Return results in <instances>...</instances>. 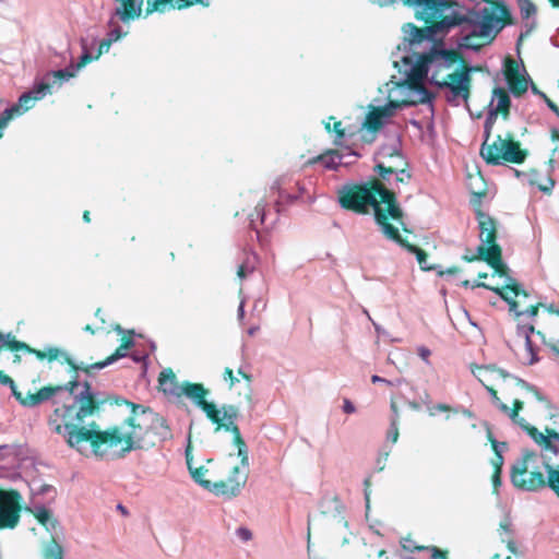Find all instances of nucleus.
<instances>
[{"label":"nucleus","mask_w":559,"mask_h":559,"mask_svg":"<svg viewBox=\"0 0 559 559\" xmlns=\"http://www.w3.org/2000/svg\"><path fill=\"white\" fill-rule=\"evenodd\" d=\"M105 402L106 399L93 392L91 384L85 381L82 390L74 394L72 405H62L53 411L49 426L58 435L67 436V442L72 448L88 442L96 455L104 454L103 447L111 449L122 444L124 454L132 450H148L173 438L163 416L131 402H127L131 406V414L126 419L130 427L128 432L123 433L118 426L103 431L96 423L90 424L88 428L83 426L85 419L97 414Z\"/></svg>","instance_id":"nucleus-1"},{"label":"nucleus","mask_w":559,"mask_h":559,"mask_svg":"<svg viewBox=\"0 0 559 559\" xmlns=\"http://www.w3.org/2000/svg\"><path fill=\"white\" fill-rule=\"evenodd\" d=\"M488 5L471 16L457 11V3L451 0H432L431 7L419 5L415 8V17L424 22V27L414 23L402 26L403 38L409 45L432 40L435 37L448 34L452 28L465 22L473 25L462 41V46L472 50H480L491 44L506 25L513 23L509 8L503 1L487 0Z\"/></svg>","instance_id":"nucleus-2"},{"label":"nucleus","mask_w":559,"mask_h":559,"mask_svg":"<svg viewBox=\"0 0 559 559\" xmlns=\"http://www.w3.org/2000/svg\"><path fill=\"white\" fill-rule=\"evenodd\" d=\"M158 389L166 396L173 399H181L186 396L193 402L200 409H202L207 419L215 425V431L224 430L233 435L235 445L239 447V452L245 460V440L241 436L240 429L236 424L239 417V408L234 404H223L221 408L206 401L209 390L198 382L183 381L180 383L171 368H166L160 371L158 376Z\"/></svg>","instance_id":"nucleus-3"},{"label":"nucleus","mask_w":559,"mask_h":559,"mask_svg":"<svg viewBox=\"0 0 559 559\" xmlns=\"http://www.w3.org/2000/svg\"><path fill=\"white\" fill-rule=\"evenodd\" d=\"M340 205L356 214L366 215L373 211L374 221L384 235L390 219L404 226V213L397 203L395 193L384 182L371 178L364 183H346L337 191Z\"/></svg>","instance_id":"nucleus-4"},{"label":"nucleus","mask_w":559,"mask_h":559,"mask_svg":"<svg viewBox=\"0 0 559 559\" xmlns=\"http://www.w3.org/2000/svg\"><path fill=\"white\" fill-rule=\"evenodd\" d=\"M403 62L406 67L423 66L425 79L431 72L430 83L440 88H449L454 98L461 97L465 102L469 98L473 68L465 62L459 51L432 49L419 55L416 62L409 57H404Z\"/></svg>","instance_id":"nucleus-5"},{"label":"nucleus","mask_w":559,"mask_h":559,"mask_svg":"<svg viewBox=\"0 0 559 559\" xmlns=\"http://www.w3.org/2000/svg\"><path fill=\"white\" fill-rule=\"evenodd\" d=\"M493 96L497 99V106L489 112L484 123L485 141L480 147V156L490 165L522 164L527 156V151L521 147L520 142L515 141L511 133H508L506 138L499 134L492 142H489L497 115L500 114L507 119L511 107L509 93L504 88L496 87Z\"/></svg>","instance_id":"nucleus-6"},{"label":"nucleus","mask_w":559,"mask_h":559,"mask_svg":"<svg viewBox=\"0 0 559 559\" xmlns=\"http://www.w3.org/2000/svg\"><path fill=\"white\" fill-rule=\"evenodd\" d=\"M534 456V453L527 452L512 466L510 472L512 485L524 491H538L549 487L559 498V469L546 464L547 476L540 471H528V461Z\"/></svg>","instance_id":"nucleus-7"},{"label":"nucleus","mask_w":559,"mask_h":559,"mask_svg":"<svg viewBox=\"0 0 559 559\" xmlns=\"http://www.w3.org/2000/svg\"><path fill=\"white\" fill-rule=\"evenodd\" d=\"M133 344L134 343L131 336H123L121 338L120 346L115 350L114 354L102 361H97L91 365L76 364L67 353L62 352L56 346H47L43 349H37L29 346L27 353L34 355L40 361L47 360L48 362H51L53 360H60L62 364H67L74 372L82 370L85 373L91 374L94 369H103L114 361L124 357L126 352L131 348Z\"/></svg>","instance_id":"nucleus-8"},{"label":"nucleus","mask_w":559,"mask_h":559,"mask_svg":"<svg viewBox=\"0 0 559 559\" xmlns=\"http://www.w3.org/2000/svg\"><path fill=\"white\" fill-rule=\"evenodd\" d=\"M405 79L396 83L403 94L400 100H390V105L397 109L431 102L435 95L425 85V69L423 66H412L404 70Z\"/></svg>","instance_id":"nucleus-9"},{"label":"nucleus","mask_w":559,"mask_h":559,"mask_svg":"<svg viewBox=\"0 0 559 559\" xmlns=\"http://www.w3.org/2000/svg\"><path fill=\"white\" fill-rule=\"evenodd\" d=\"M524 403L521 400H514L512 404V408L509 407V411L506 413L509 415L511 420L519 425L523 430H525L528 436L544 450L551 452L552 454L559 453V445L554 442H559V432L556 430L546 427L545 433L540 432L536 427L531 426L523 417H520V412L523 409Z\"/></svg>","instance_id":"nucleus-10"},{"label":"nucleus","mask_w":559,"mask_h":559,"mask_svg":"<svg viewBox=\"0 0 559 559\" xmlns=\"http://www.w3.org/2000/svg\"><path fill=\"white\" fill-rule=\"evenodd\" d=\"M51 93V84L49 82L35 83L33 88L22 94L17 103L4 109L0 115V139L3 136V130L8 127L9 122L15 117H20L31 108H33L37 100L43 99L47 94Z\"/></svg>","instance_id":"nucleus-11"},{"label":"nucleus","mask_w":559,"mask_h":559,"mask_svg":"<svg viewBox=\"0 0 559 559\" xmlns=\"http://www.w3.org/2000/svg\"><path fill=\"white\" fill-rule=\"evenodd\" d=\"M509 284L506 286L499 288V287H492L486 283H478L475 286H481L483 288L489 289L495 292L497 295H499L504 301L508 302L510 307V311L514 312V316L516 319H520L523 314H527L530 317H536L538 313V309L540 307H545V304L537 302L535 305H530L525 310H520V300H516L515 298H527L528 293L520 287V285L512 278H510Z\"/></svg>","instance_id":"nucleus-12"},{"label":"nucleus","mask_w":559,"mask_h":559,"mask_svg":"<svg viewBox=\"0 0 559 559\" xmlns=\"http://www.w3.org/2000/svg\"><path fill=\"white\" fill-rule=\"evenodd\" d=\"M239 450V447L236 445ZM246 450V459L243 461L240 452L238 451V456L240 457L241 466H234L228 478L225 480L213 481V490L212 492L216 496H224L227 498L237 497L241 489L245 487L248 480V467H249V456H248V448L245 443Z\"/></svg>","instance_id":"nucleus-13"},{"label":"nucleus","mask_w":559,"mask_h":559,"mask_svg":"<svg viewBox=\"0 0 559 559\" xmlns=\"http://www.w3.org/2000/svg\"><path fill=\"white\" fill-rule=\"evenodd\" d=\"M22 496L15 489L0 488V530L15 528L21 519Z\"/></svg>","instance_id":"nucleus-14"},{"label":"nucleus","mask_w":559,"mask_h":559,"mask_svg":"<svg viewBox=\"0 0 559 559\" xmlns=\"http://www.w3.org/2000/svg\"><path fill=\"white\" fill-rule=\"evenodd\" d=\"M78 386H79V382H78V377L75 376L64 386H62V385H46L34 393L27 392L26 394H23L22 392L17 391L15 383H13V386H10V389H11L14 397L22 405L27 406V407H33V406L41 404L43 402L48 401L57 392H59L63 389L68 390L71 394H74V390Z\"/></svg>","instance_id":"nucleus-15"},{"label":"nucleus","mask_w":559,"mask_h":559,"mask_svg":"<svg viewBox=\"0 0 559 559\" xmlns=\"http://www.w3.org/2000/svg\"><path fill=\"white\" fill-rule=\"evenodd\" d=\"M462 260L465 262L485 261L491 266L496 274L499 276H508L509 269L502 261V249L500 246H493L486 248L484 245L477 247L476 254H469V250L462 255Z\"/></svg>","instance_id":"nucleus-16"},{"label":"nucleus","mask_w":559,"mask_h":559,"mask_svg":"<svg viewBox=\"0 0 559 559\" xmlns=\"http://www.w3.org/2000/svg\"><path fill=\"white\" fill-rule=\"evenodd\" d=\"M391 157L399 158L397 164H377L373 168L378 173L379 177L386 179V176H393V192L396 194V190H400V185H408L412 179V174L406 169L407 163L403 159L400 152L394 151L390 154Z\"/></svg>","instance_id":"nucleus-17"},{"label":"nucleus","mask_w":559,"mask_h":559,"mask_svg":"<svg viewBox=\"0 0 559 559\" xmlns=\"http://www.w3.org/2000/svg\"><path fill=\"white\" fill-rule=\"evenodd\" d=\"M384 236L388 239L399 243L402 248L407 250L409 253L415 254L416 259H417V262H418V264H419L421 270H424V271H431V270L436 269L433 265H430L428 263V254H427V252L424 249H421V248H419V247L408 242L405 238H403L401 236L397 227H395L393 225L392 226H386V231H385Z\"/></svg>","instance_id":"nucleus-18"},{"label":"nucleus","mask_w":559,"mask_h":559,"mask_svg":"<svg viewBox=\"0 0 559 559\" xmlns=\"http://www.w3.org/2000/svg\"><path fill=\"white\" fill-rule=\"evenodd\" d=\"M504 76L514 96H521L527 91V80L520 74L519 64L511 57L504 61Z\"/></svg>","instance_id":"nucleus-19"},{"label":"nucleus","mask_w":559,"mask_h":559,"mask_svg":"<svg viewBox=\"0 0 559 559\" xmlns=\"http://www.w3.org/2000/svg\"><path fill=\"white\" fill-rule=\"evenodd\" d=\"M476 218L479 227V238L481 240L480 245H484L486 248L499 246L497 243L496 221L488 214L484 213L479 207L476 210Z\"/></svg>","instance_id":"nucleus-20"},{"label":"nucleus","mask_w":559,"mask_h":559,"mask_svg":"<svg viewBox=\"0 0 559 559\" xmlns=\"http://www.w3.org/2000/svg\"><path fill=\"white\" fill-rule=\"evenodd\" d=\"M346 156L356 158L357 154L348 153L345 155L338 150H326L322 154L310 158L307 162V164L314 165V164L321 163L324 166V168L331 169V170H336L338 168V166L348 165L352 163V160L343 162L344 157H346Z\"/></svg>","instance_id":"nucleus-21"},{"label":"nucleus","mask_w":559,"mask_h":559,"mask_svg":"<svg viewBox=\"0 0 559 559\" xmlns=\"http://www.w3.org/2000/svg\"><path fill=\"white\" fill-rule=\"evenodd\" d=\"M211 2L212 0H154L151 2L148 11H158V13H164L167 10H183L194 4L209 7Z\"/></svg>","instance_id":"nucleus-22"},{"label":"nucleus","mask_w":559,"mask_h":559,"mask_svg":"<svg viewBox=\"0 0 559 559\" xmlns=\"http://www.w3.org/2000/svg\"><path fill=\"white\" fill-rule=\"evenodd\" d=\"M534 325H519L518 326V334L520 336H523L525 338V349L523 354V362L526 365H534L536 364L539 358L537 356V349L533 345V342L531 340V334L536 333Z\"/></svg>","instance_id":"nucleus-23"},{"label":"nucleus","mask_w":559,"mask_h":559,"mask_svg":"<svg viewBox=\"0 0 559 559\" xmlns=\"http://www.w3.org/2000/svg\"><path fill=\"white\" fill-rule=\"evenodd\" d=\"M393 107L390 103L383 107L372 108L366 116L364 127L370 131H378L383 126V119L393 115Z\"/></svg>","instance_id":"nucleus-24"},{"label":"nucleus","mask_w":559,"mask_h":559,"mask_svg":"<svg viewBox=\"0 0 559 559\" xmlns=\"http://www.w3.org/2000/svg\"><path fill=\"white\" fill-rule=\"evenodd\" d=\"M472 372L478 378L484 386L487 385L485 382L490 380L489 376L492 373H497L502 379H508L511 377V374L504 369L498 368L495 365L475 366V368H472Z\"/></svg>","instance_id":"nucleus-25"},{"label":"nucleus","mask_w":559,"mask_h":559,"mask_svg":"<svg viewBox=\"0 0 559 559\" xmlns=\"http://www.w3.org/2000/svg\"><path fill=\"white\" fill-rule=\"evenodd\" d=\"M490 442H491L492 450L495 451V457L491 461L492 466H493L491 481H492L495 491H497L498 487L501 485L503 456L498 451V442L493 438H490Z\"/></svg>","instance_id":"nucleus-26"},{"label":"nucleus","mask_w":559,"mask_h":559,"mask_svg":"<svg viewBox=\"0 0 559 559\" xmlns=\"http://www.w3.org/2000/svg\"><path fill=\"white\" fill-rule=\"evenodd\" d=\"M187 463H188L189 471L191 473L192 478L198 484H200L203 488H205L212 492L214 483L204 478V476L207 474L209 469L205 468L204 466H199L197 468H192L189 460H187Z\"/></svg>","instance_id":"nucleus-27"},{"label":"nucleus","mask_w":559,"mask_h":559,"mask_svg":"<svg viewBox=\"0 0 559 559\" xmlns=\"http://www.w3.org/2000/svg\"><path fill=\"white\" fill-rule=\"evenodd\" d=\"M43 558L44 559H63V548L56 540V538H51L43 549Z\"/></svg>","instance_id":"nucleus-28"},{"label":"nucleus","mask_w":559,"mask_h":559,"mask_svg":"<svg viewBox=\"0 0 559 559\" xmlns=\"http://www.w3.org/2000/svg\"><path fill=\"white\" fill-rule=\"evenodd\" d=\"M11 356L4 352V346H0V384L13 386L14 381L4 372L10 362Z\"/></svg>","instance_id":"nucleus-29"},{"label":"nucleus","mask_w":559,"mask_h":559,"mask_svg":"<svg viewBox=\"0 0 559 559\" xmlns=\"http://www.w3.org/2000/svg\"><path fill=\"white\" fill-rule=\"evenodd\" d=\"M75 75H76V71L73 68V66H71L70 68H67L63 70H57V71L49 72L47 74V78H49V76L53 78V82L50 83L51 85L56 84V83L61 85L63 81H68L70 79L74 78Z\"/></svg>","instance_id":"nucleus-30"},{"label":"nucleus","mask_w":559,"mask_h":559,"mask_svg":"<svg viewBox=\"0 0 559 559\" xmlns=\"http://www.w3.org/2000/svg\"><path fill=\"white\" fill-rule=\"evenodd\" d=\"M380 5H389L396 2H402L406 7L417 8L419 5L431 7L432 0H378Z\"/></svg>","instance_id":"nucleus-31"},{"label":"nucleus","mask_w":559,"mask_h":559,"mask_svg":"<svg viewBox=\"0 0 559 559\" xmlns=\"http://www.w3.org/2000/svg\"><path fill=\"white\" fill-rule=\"evenodd\" d=\"M522 19L526 20L536 13V7L531 0H516Z\"/></svg>","instance_id":"nucleus-32"},{"label":"nucleus","mask_w":559,"mask_h":559,"mask_svg":"<svg viewBox=\"0 0 559 559\" xmlns=\"http://www.w3.org/2000/svg\"><path fill=\"white\" fill-rule=\"evenodd\" d=\"M0 346H4V352L8 349L11 352L24 350L27 353L29 345L25 342L16 340L14 336L11 340L5 341Z\"/></svg>","instance_id":"nucleus-33"},{"label":"nucleus","mask_w":559,"mask_h":559,"mask_svg":"<svg viewBox=\"0 0 559 559\" xmlns=\"http://www.w3.org/2000/svg\"><path fill=\"white\" fill-rule=\"evenodd\" d=\"M265 215V204L263 202H259L254 207V213L250 214V226L252 229L257 230V219L262 224L264 222Z\"/></svg>","instance_id":"nucleus-34"},{"label":"nucleus","mask_w":559,"mask_h":559,"mask_svg":"<svg viewBox=\"0 0 559 559\" xmlns=\"http://www.w3.org/2000/svg\"><path fill=\"white\" fill-rule=\"evenodd\" d=\"M486 390L491 396L492 404L502 413H507L509 411V406L501 401L498 395L497 390L493 386L485 385Z\"/></svg>","instance_id":"nucleus-35"},{"label":"nucleus","mask_w":559,"mask_h":559,"mask_svg":"<svg viewBox=\"0 0 559 559\" xmlns=\"http://www.w3.org/2000/svg\"><path fill=\"white\" fill-rule=\"evenodd\" d=\"M402 547L403 549L409 552L424 551L427 548V546L416 544V542L413 540L411 537H406L403 539Z\"/></svg>","instance_id":"nucleus-36"},{"label":"nucleus","mask_w":559,"mask_h":559,"mask_svg":"<svg viewBox=\"0 0 559 559\" xmlns=\"http://www.w3.org/2000/svg\"><path fill=\"white\" fill-rule=\"evenodd\" d=\"M502 543L506 544L508 550L514 555L515 557H523V552L518 548L515 540L512 536H509L508 538H502Z\"/></svg>","instance_id":"nucleus-37"},{"label":"nucleus","mask_w":559,"mask_h":559,"mask_svg":"<svg viewBox=\"0 0 559 559\" xmlns=\"http://www.w3.org/2000/svg\"><path fill=\"white\" fill-rule=\"evenodd\" d=\"M325 130L328 132L333 131L336 134L338 140H341V139H343L345 136V130L342 127V121H340V120H335L334 121L332 129H331L330 122H326L325 123Z\"/></svg>","instance_id":"nucleus-38"},{"label":"nucleus","mask_w":559,"mask_h":559,"mask_svg":"<svg viewBox=\"0 0 559 559\" xmlns=\"http://www.w3.org/2000/svg\"><path fill=\"white\" fill-rule=\"evenodd\" d=\"M426 550L431 554V559H449V551L437 546H427Z\"/></svg>","instance_id":"nucleus-39"},{"label":"nucleus","mask_w":559,"mask_h":559,"mask_svg":"<svg viewBox=\"0 0 559 559\" xmlns=\"http://www.w3.org/2000/svg\"><path fill=\"white\" fill-rule=\"evenodd\" d=\"M98 58H95V56H92L88 51H85L79 59L78 63L73 66L75 71L78 72L82 68H84L86 64L92 62L93 60H97Z\"/></svg>","instance_id":"nucleus-40"},{"label":"nucleus","mask_w":559,"mask_h":559,"mask_svg":"<svg viewBox=\"0 0 559 559\" xmlns=\"http://www.w3.org/2000/svg\"><path fill=\"white\" fill-rule=\"evenodd\" d=\"M400 432H399V423L396 420H391L390 428L386 433L388 440L395 443L399 439Z\"/></svg>","instance_id":"nucleus-41"},{"label":"nucleus","mask_w":559,"mask_h":559,"mask_svg":"<svg viewBox=\"0 0 559 559\" xmlns=\"http://www.w3.org/2000/svg\"><path fill=\"white\" fill-rule=\"evenodd\" d=\"M35 518L40 524L47 525L48 521L51 518V513L48 509L41 508L37 510V512L35 513Z\"/></svg>","instance_id":"nucleus-42"},{"label":"nucleus","mask_w":559,"mask_h":559,"mask_svg":"<svg viewBox=\"0 0 559 559\" xmlns=\"http://www.w3.org/2000/svg\"><path fill=\"white\" fill-rule=\"evenodd\" d=\"M537 335H539L543 340V342L554 352L556 353L558 356H559V337L557 340H549V341H546L545 340V335L544 333H542L540 331H537L536 332Z\"/></svg>","instance_id":"nucleus-43"},{"label":"nucleus","mask_w":559,"mask_h":559,"mask_svg":"<svg viewBox=\"0 0 559 559\" xmlns=\"http://www.w3.org/2000/svg\"><path fill=\"white\" fill-rule=\"evenodd\" d=\"M112 44V39H109L108 37L103 39L100 43H99V46H98V51L97 53L95 55V58H99L103 53H106L108 52L110 46Z\"/></svg>","instance_id":"nucleus-44"},{"label":"nucleus","mask_w":559,"mask_h":559,"mask_svg":"<svg viewBox=\"0 0 559 559\" xmlns=\"http://www.w3.org/2000/svg\"><path fill=\"white\" fill-rule=\"evenodd\" d=\"M223 378L225 381H228L229 388H233L235 383L238 382V379L235 377L233 369L229 367L225 368Z\"/></svg>","instance_id":"nucleus-45"},{"label":"nucleus","mask_w":559,"mask_h":559,"mask_svg":"<svg viewBox=\"0 0 559 559\" xmlns=\"http://www.w3.org/2000/svg\"><path fill=\"white\" fill-rule=\"evenodd\" d=\"M500 531H501V533H500L501 539L512 536V528H511V524L509 521H503L500 523Z\"/></svg>","instance_id":"nucleus-46"},{"label":"nucleus","mask_w":559,"mask_h":559,"mask_svg":"<svg viewBox=\"0 0 559 559\" xmlns=\"http://www.w3.org/2000/svg\"><path fill=\"white\" fill-rule=\"evenodd\" d=\"M236 534L237 536L243 540V542H248L252 538V533L249 528L247 527H239L237 531H236Z\"/></svg>","instance_id":"nucleus-47"},{"label":"nucleus","mask_w":559,"mask_h":559,"mask_svg":"<svg viewBox=\"0 0 559 559\" xmlns=\"http://www.w3.org/2000/svg\"><path fill=\"white\" fill-rule=\"evenodd\" d=\"M540 97L545 100L547 106L551 111H554L559 117V107L556 103H554L545 93H540Z\"/></svg>","instance_id":"nucleus-48"},{"label":"nucleus","mask_w":559,"mask_h":559,"mask_svg":"<svg viewBox=\"0 0 559 559\" xmlns=\"http://www.w3.org/2000/svg\"><path fill=\"white\" fill-rule=\"evenodd\" d=\"M124 34L122 33L121 28L119 26L110 29V32L108 33V38L109 39H112V43L114 41H117L119 40Z\"/></svg>","instance_id":"nucleus-49"},{"label":"nucleus","mask_w":559,"mask_h":559,"mask_svg":"<svg viewBox=\"0 0 559 559\" xmlns=\"http://www.w3.org/2000/svg\"><path fill=\"white\" fill-rule=\"evenodd\" d=\"M364 486H365V499H366V504L367 507H369V502H370V486H371V477H367L365 480H364Z\"/></svg>","instance_id":"nucleus-50"},{"label":"nucleus","mask_w":559,"mask_h":559,"mask_svg":"<svg viewBox=\"0 0 559 559\" xmlns=\"http://www.w3.org/2000/svg\"><path fill=\"white\" fill-rule=\"evenodd\" d=\"M12 447L9 444L0 445V461L5 460L10 454H12Z\"/></svg>","instance_id":"nucleus-51"},{"label":"nucleus","mask_w":559,"mask_h":559,"mask_svg":"<svg viewBox=\"0 0 559 559\" xmlns=\"http://www.w3.org/2000/svg\"><path fill=\"white\" fill-rule=\"evenodd\" d=\"M417 353H418V356H419L423 360H425L426 362H428V361H429V357H430V355H431V352H430V349H429V348H427V347H425V346H420V347H418Z\"/></svg>","instance_id":"nucleus-52"},{"label":"nucleus","mask_w":559,"mask_h":559,"mask_svg":"<svg viewBox=\"0 0 559 559\" xmlns=\"http://www.w3.org/2000/svg\"><path fill=\"white\" fill-rule=\"evenodd\" d=\"M390 407H391V411L393 413V416H392L391 420H396V423H399L400 411H399V406L396 404V401L393 397L391 399Z\"/></svg>","instance_id":"nucleus-53"},{"label":"nucleus","mask_w":559,"mask_h":559,"mask_svg":"<svg viewBox=\"0 0 559 559\" xmlns=\"http://www.w3.org/2000/svg\"><path fill=\"white\" fill-rule=\"evenodd\" d=\"M547 182H548V185H542V183H537V182H535V183L537 185V187L540 191L549 193L551 191L552 187L555 186V181L551 178H548Z\"/></svg>","instance_id":"nucleus-54"},{"label":"nucleus","mask_w":559,"mask_h":559,"mask_svg":"<svg viewBox=\"0 0 559 559\" xmlns=\"http://www.w3.org/2000/svg\"><path fill=\"white\" fill-rule=\"evenodd\" d=\"M460 271H461V269L459 266H451V267H448L447 270L438 271V274L440 276H442L444 274L454 275V274L459 273Z\"/></svg>","instance_id":"nucleus-55"},{"label":"nucleus","mask_w":559,"mask_h":559,"mask_svg":"<svg viewBox=\"0 0 559 559\" xmlns=\"http://www.w3.org/2000/svg\"><path fill=\"white\" fill-rule=\"evenodd\" d=\"M343 409L347 414H352L356 411L354 404L348 399L344 400Z\"/></svg>","instance_id":"nucleus-56"},{"label":"nucleus","mask_w":559,"mask_h":559,"mask_svg":"<svg viewBox=\"0 0 559 559\" xmlns=\"http://www.w3.org/2000/svg\"><path fill=\"white\" fill-rule=\"evenodd\" d=\"M247 273L248 271L245 264L238 266L237 275L240 280H243L247 276Z\"/></svg>","instance_id":"nucleus-57"},{"label":"nucleus","mask_w":559,"mask_h":559,"mask_svg":"<svg viewBox=\"0 0 559 559\" xmlns=\"http://www.w3.org/2000/svg\"><path fill=\"white\" fill-rule=\"evenodd\" d=\"M392 176H386V179H382L381 177L378 178L380 181L384 182L385 187L393 191V179L391 178Z\"/></svg>","instance_id":"nucleus-58"},{"label":"nucleus","mask_w":559,"mask_h":559,"mask_svg":"<svg viewBox=\"0 0 559 559\" xmlns=\"http://www.w3.org/2000/svg\"><path fill=\"white\" fill-rule=\"evenodd\" d=\"M238 374L241 376L247 381L248 385H250V383L252 381V377L249 373H247L243 370L239 369L238 370Z\"/></svg>","instance_id":"nucleus-59"},{"label":"nucleus","mask_w":559,"mask_h":559,"mask_svg":"<svg viewBox=\"0 0 559 559\" xmlns=\"http://www.w3.org/2000/svg\"><path fill=\"white\" fill-rule=\"evenodd\" d=\"M371 382H372V383L383 382V383H386V384H391V382H390L389 380H386V379H384V378H381V377H379V376H377V374H374V376H372V377H371Z\"/></svg>","instance_id":"nucleus-60"},{"label":"nucleus","mask_w":559,"mask_h":559,"mask_svg":"<svg viewBox=\"0 0 559 559\" xmlns=\"http://www.w3.org/2000/svg\"><path fill=\"white\" fill-rule=\"evenodd\" d=\"M433 409L438 412H449L451 407L447 404H438L433 407Z\"/></svg>","instance_id":"nucleus-61"},{"label":"nucleus","mask_w":559,"mask_h":559,"mask_svg":"<svg viewBox=\"0 0 559 559\" xmlns=\"http://www.w3.org/2000/svg\"><path fill=\"white\" fill-rule=\"evenodd\" d=\"M83 330H84L85 332L91 333L92 335H94V334L96 333V330H95L91 324H86V325L83 328Z\"/></svg>","instance_id":"nucleus-62"},{"label":"nucleus","mask_w":559,"mask_h":559,"mask_svg":"<svg viewBox=\"0 0 559 559\" xmlns=\"http://www.w3.org/2000/svg\"><path fill=\"white\" fill-rule=\"evenodd\" d=\"M22 361V358L19 354H14L13 357H12V362L15 364V365H20Z\"/></svg>","instance_id":"nucleus-63"},{"label":"nucleus","mask_w":559,"mask_h":559,"mask_svg":"<svg viewBox=\"0 0 559 559\" xmlns=\"http://www.w3.org/2000/svg\"><path fill=\"white\" fill-rule=\"evenodd\" d=\"M551 139L559 140V130H557V129L551 130Z\"/></svg>","instance_id":"nucleus-64"}]
</instances>
